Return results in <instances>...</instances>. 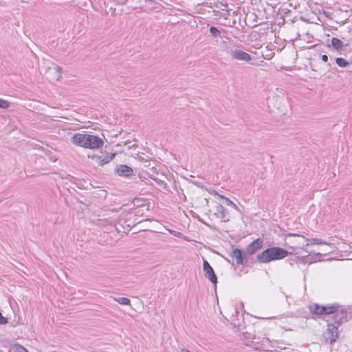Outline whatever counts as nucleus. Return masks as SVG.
<instances>
[{
    "label": "nucleus",
    "mask_w": 352,
    "mask_h": 352,
    "mask_svg": "<svg viewBox=\"0 0 352 352\" xmlns=\"http://www.w3.org/2000/svg\"><path fill=\"white\" fill-rule=\"evenodd\" d=\"M331 45L335 50L338 51L342 48L343 43L338 38H333L331 39Z\"/></svg>",
    "instance_id": "aec40b11"
},
{
    "label": "nucleus",
    "mask_w": 352,
    "mask_h": 352,
    "mask_svg": "<svg viewBox=\"0 0 352 352\" xmlns=\"http://www.w3.org/2000/svg\"><path fill=\"white\" fill-rule=\"evenodd\" d=\"M212 194L223 200L227 206H232L236 210H239V207L234 203H233L230 199L219 195L216 191H214Z\"/></svg>",
    "instance_id": "f3484780"
},
{
    "label": "nucleus",
    "mask_w": 352,
    "mask_h": 352,
    "mask_svg": "<svg viewBox=\"0 0 352 352\" xmlns=\"http://www.w3.org/2000/svg\"><path fill=\"white\" fill-rule=\"evenodd\" d=\"M134 146H135V144H132L131 146H130V145H129V146H128V148H131V147H133Z\"/></svg>",
    "instance_id": "c85d7f7f"
},
{
    "label": "nucleus",
    "mask_w": 352,
    "mask_h": 352,
    "mask_svg": "<svg viewBox=\"0 0 352 352\" xmlns=\"http://www.w3.org/2000/svg\"><path fill=\"white\" fill-rule=\"evenodd\" d=\"M10 352H29V351L22 345L15 343L10 346Z\"/></svg>",
    "instance_id": "6ab92c4d"
},
{
    "label": "nucleus",
    "mask_w": 352,
    "mask_h": 352,
    "mask_svg": "<svg viewBox=\"0 0 352 352\" xmlns=\"http://www.w3.org/2000/svg\"><path fill=\"white\" fill-rule=\"evenodd\" d=\"M116 156V153L107 154L105 156L98 155H88V157L95 161L98 166H102L109 163Z\"/></svg>",
    "instance_id": "39448f33"
},
{
    "label": "nucleus",
    "mask_w": 352,
    "mask_h": 352,
    "mask_svg": "<svg viewBox=\"0 0 352 352\" xmlns=\"http://www.w3.org/2000/svg\"><path fill=\"white\" fill-rule=\"evenodd\" d=\"M327 331L329 335V339L330 342L332 343L336 340L338 337V328L333 324H329L327 327Z\"/></svg>",
    "instance_id": "9b49d317"
},
{
    "label": "nucleus",
    "mask_w": 352,
    "mask_h": 352,
    "mask_svg": "<svg viewBox=\"0 0 352 352\" xmlns=\"http://www.w3.org/2000/svg\"><path fill=\"white\" fill-rule=\"evenodd\" d=\"M181 352H189L188 350H186V349H183L181 351Z\"/></svg>",
    "instance_id": "c756f323"
},
{
    "label": "nucleus",
    "mask_w": 352,
    "mask_h": 352,
    "mask_svg": "<svg viewBox=\"0 0 352 352\" xmlns=\"http://www.w3.org/2000/svg\"><path fill=\"white\" fill-rule=\"evenodd\" d=\"M215 214L219 218L223 219V221H228L230 220L227 210L220 204L216 206Z\"/></svg>",
    "instance_id": "9d476101"
},
{
    "label": "nucleus",
    "mask_w": 352,
    "mask_h": 352,
    "mask_svg": "<svg viewBox=\"0 0 352 352\" xmlns=\"http://www.w3.org/2000/svg\"><path fill=\"white\" fill-rule=\"evenodd\" d=\"M231 58L236 61H243L253 65L251 61L254 58L248 53L239 49H234L230 52Z\"/></svg>",
    "instance_id": "7ed1b4c3"
},
{
    "label": "nucleus",
    "mask_w": 352,
    "mask_h": 352,
    "mask_svg": "<svg viewBox=\"0 0 352 352\" xmlns=\"http://www.w3.org/2000/svg\"><path fill=\"white\" fill-rule=\"evenodd\" d=\"M115 300L120 305H130L131 304L130 299L125 297L117 298H115Z\"/></svg>",
    "instance_id": "412c9836"
},
{
    "label": "nucleus",
    "mask_w": 352,
    "mask_h": 352,
    "mask_svg": "<svg viewBox=\"0 0 352 352\" xmlns=\"http://www.w3.org/2000/svg\"><path fill=\"white\" fill-rule=\"evenodd\" d=\"M145 2H153V0H144Z\"/></svg>",
    "instance_id": "7c9ffc66"
},
{
    "label": "nucleus",
    "mask_w": 352,
    "mask_h": 352,
    "mask_svg": "<svg viewBox=\"0 0 352 352\" xmlns=\"http://www.w3.org/2000/svg\"><path fill=\"white\" fill-rule=\"evenodd\" d=\"M336 63L341 67H346L349 65V62L342 58H337L336 59Z\"/></svg>",
    "instance_id": "4be33fe9"
},
{
    "label": "nucleus",
    "mask_w": 352,
    "mask_h": 352,
    "mask_svg": "<svg viewBox=\"0 0 352 352\" xmlns=\"http://www.w3.org/2000/svg\"><path fill=\"white\" fill-rule=\"evenodd\" d=\"M8 322V319L0 313V324H5Z\"/></svg>",
    "instance_id": "a878e982"
},
{
    "label": "nucleus",
    "mask_w": 352,
    "mask_h": 352,
    "mask_svg": "<svg viewBox=\"0 0 352 352\" xmlns=\"http://www.w3.org/2000/svg\"><path fill=\"white\" fill-rule=\"evenodd\" d=\"M167 230L168 231V232L173 234L175 236H177V237L181 238V239H186V236H184L182 232H177V231H175V230H173L170 229H168Z\"/></svg>",
    "instance_id": "5701e85b"
},
{
    "label": "nucleus",
    "mask_w": 352,
    "mask_h": 352,
    "mask_svg": "<svg viewBox=\"0 0 352 352\" xmlns=\"http://www.w3.org/2000/svg\"><path fill=\"white\" fill-rule=\"evenodd\" d=\"M323 14L327 18L332 19V17H331L332 13L324 10Z\"/></svg>",
    "instance_id": "bb28decb"
},
{
    "label": "nucleus",
    "mask_w": 352,
    "mask_h": 352,
    "mask_svg": "<svg viewBox=\"0 0 352 352\" xmlns=\"http://www.w3.org/2000/svg\"><path fill=\"white\" fill-rule=\"evenodd\" d=\"M311 313L317 315L322 314H331L334 313L337 310L336 306H320L315 304L309 307Z\"/></svg>",
    "instance_id": "20e7f679"
},
{
    "label": "nucleus",
    "mask_w": 352,
    "mask_h": 352,
    "mask_svg": "<svg viewBox=\"0 0 352 352\" xmlns=\"http://www.w3.org/2000/svg\"><path fill=\"white\" fill-rule=\"evenodd\" d=\"M286 240L287 245H289V248L296 252L297 250H302L306 252H308L307 249V238L302 235L289 233L286 236Z\"/></svg>",
    "instance_id": "f03ea898"
},
{
    "label": "nucleus",
    "mask_w": 352,
    "mask_h": 352,
    "mask_svg": "<svg viewBox=\"0 0 352 352\" xmlns=\"http://www.w3.org/2000/svg\"><path fill=\"white\" fill-rule=\"evenodd\" d=\"M271 251V248L265 250L261 254L257 255L256 260L259 263H266L274 261L272 252Z\"/></svg>",
    "instance_id": "6e6552de"
},
{
    "label": "nucleus",
    "mask_w": 352,
    "mask_h": 352,
    "mask_svg": "<svg viewBox=\"0 0 352 352\" xmlns=\"http://www.w3.org/2000/svg\"><path fill=\"white\" fill-rule=\"evenodd\" d=\"M70 141L77 146L91 150L99 149L104 145L101 138L88 133H75L71 137Z\"/></svg>",
    "instance_id": "f257e3e1"
},
{
    "label": "nucleus",
    "mask_w": 352,
    "mask_h": 352,
    "mask_svg": "<svg viewBox=\"0 0 352 352\" xmlns=\"http://www.w3.org/2000/svg\"><path fill=\"white\" fill-rule=\"evenodd\" d=\"M124 145H126V144H127V142H124Z\"/></svg>",
    "instance_id": "2f4dec72"
},
{
    "label": "nucleus",
    "mask_w": 352,
    "mask_h": 352,
    "mask_svg": "<svg viewBox=\"0 0 352 352\" xmlns=\"http://www.w3.org/2000/svg\"><path fill=\"white\" fill-rule=\"evenodd\" d=\"M47 74L51 80L58 81L62 78V69L58 65H52L48 68Z\"/></svg>",
    "instance_id": "0eeeda50"
},
{
    "label": "nucleus",
    "mask_w": 352,
    "mask_h": 352,
    "mask_svg": "<svg viewBox=\"0 0 352 352\" xmlns=\"http://www.w3.org/2000/svg\"><path fill=\"white\" fill-rule=\"evenodd\" d=\"M230 256L232 258L236 259V262L237 264H243V260L241 250L238 248H234L232 251Z\"/></svg>",
    "instance_id": "dca6fc26"
},
{
    "label": "nucleus",
    "mask_w": 352,
    "mask_h": 352,
    "mask_svg": "<svg viewBox=\"0 0 352 352\" xmlns=\"http://www.w3.org/2000/svg\"><path fill=\"white\" fill-rule=\"evenodd\" d=\"M263 242L259 239H256L252 241L247 248V252L249 254H254L256 251L261 249L262 247Z\"/></svg>",
    "instance_id": "ddd939ff"
},
{
    "label": "nucleus",
    "mask_w": 352,
    "mask_h": 352,
    "mask_svg": "<svg viewBox=\"0 0 352 352\" xmlns=\"http://www.w3.org/2000/svg\"><path fill=\"white\" fill-rule=\"evenodd\" d=\"M307 247L309 245H327L330 246L331 248L333 247V243H329L324 240H322L320 239H316V238H312V239L307 238Z\"/></svg>",
    "instance_id": "2eb2a0df"
},
{
    "label": "nucleus",
    "mask_w": 352,
    "mask_h": 352,
    "mask_svg": "<svg viewBox=\"0 0 352 352\" xmlns=\"http://www.w3.org/2000/svg\"><path fill=\"white\" fill-rule=\"evenodd\" d=\"M271 250L274 261L284 258L289 254L287 250L278 247L271 248Z\"/></svg>",
    "instance_id": "1a4fd4ad"
},
{
    "label": "nucleus",
    "mask_w": 352,
    "mask_h": 352,
    "mask_svg": "<svg viewBox=\"0 0 352 352\" xmlns=\"http://www.w3.org/2000/svg\"><path fill=\"white\" fill-rule=\"evenodd\" d=\"M307 256H294L289 258H288V262L290 265H293L294 264H302L305 265L307 263Z\"/></svg>",
    "instance_id": "4468645a"
},
{
    "label": "nucleus",
    "mask_w": 352,
    "mask_h": 352,
    "mask_svg": "<svg viewBox=\"0 0 352 352\" xmlns=\"http://www.w3.org/2000/svg\"><path fill=\"white\" fill-rule=\"evenodd\" d=\"M210 32L214 36L218 37L220 36L221 32L220 31L215 27L212 26L210 28Z\"/></svg>",
    "instance_id": "b1692460"
},
{
    "label": "nucleus",
    "mask_w": 352,
    "mask_h": 352,
    "mask_svg": "<svg viewBox=\"0 0 352 352\" xmlns=\"http://www.w3.org/2000/svg\"><path fill=\"white\" fill-rule=\"evenodd\" d=\"M118 175L122 177H129L133 173V169L126 165H120L116 169Z\"/></svg>",
    "instance_id": "f8f14e48"
},
{
    "label": "nucleus",
    "mask_w": 352,
    "mask_h": 352,
    "mask_svg": "<svg viewBox=\"0 0 352 352\" xmlns=\"http://www.w3.org/2000/svg\"><path fill=\"white\" fill-rule=\"evenodd\" d=\"M203 267L205 276L213 284L216 285L217 283V278L212 267L206 260H204Z\"/></svg>",
    "instance_id": "423d86ee"
},
{
    "label": "nucleus",
    "mask_w": 352,
    "mask_h": 352,
    "mask_svg": "<svg viewBox=\"0 0 352 352\" xmlns=\"http://www.w3.org/2000/svg\"><path fill=\"white\" fill-rule=\"evenodd\" d=\"M9 107V102L5 100L0 98V108L7 109Z\"/></svg>",
    "instance_id": "393cba45"
},
{
    "label": "nucleus",
    "mask_w": 352,
    "mask_h": 352,
    "mask_svg": "<svg viewBox=\"0 0 352 352\" xmlns=\"http://www.w3.org/2000/svg\"><path fill=\"white\" fill-rule=\"evenodd\" d=\"M321 58H322V60L324 62H327V60H328V56H327V55L324 54V55H322V57H321Z\"/></svg>",
    "instance_id": "cd10ccee"
},
{
    "label": "nucleus",
    "mask_w": 352,
    "mask_h": 352,
    "mask_svg": "<svg viewBox=\"0 0 352 352\" xmlns=\"http://www.w3.org/2000/svg\"><path fill=\"white\" fill-rule=\"evenodd\" d=\"M322 255L320 252H311L307 255V264H311L317 261H321V259L318 258V257Z\"/></svg>",
    "instance_id": "a211bd4d"
}]
</instances>
